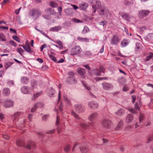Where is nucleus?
<instances>
[{
  "instance_id": "obj_1",
  "label": "nucleus",
  "mask_w": 153,
  "mask_h": 153,
  "mask_svg": "<svg viewBox=\"0 0 153 153\" xmlns=\"http://www.w3.org/2000/svg\"><path fill=\"white\" fill-rule=\"evenodd\" d=\"M29 15L32 16H36L37 18L41 15V12L39 9H33L30 11Z\"/></svg>"
},
{
  "instance_id": "obj_2",
  "label": "nucleus",
  "mask_w": 153,
  "mask_h": 153,
  "mask_svg": "<svg viewBox=\"0 0 153 153\" xmlns=\"http://www.w3.org/2000/svg\"><path fill=\"white\" fill-rule=\"evenodd\" d=\"M82 51V50L80 46L79 45H76L71 49V54L72 55H76L80 53Z\"/></svg>"
},
{
  "instance_id": "obj_3",
  "label": "nucleus",
  "mask_w": 153,
  "mask_h": 153,
  "mask_svg": "<svg viewBox=\"0 0 153 153\" xmlns=\"http://www.w3.org/2000/svg\"><path fill=\"white\" fill-rule=\"evenodd\" d=\"M120 42L119 36L117 35H114L111 39V43L112 45H116Z\"/></svg>"
},
{
  "instance_id": "obj_4",
  "label": "nucleus",
  "mask_w": 153,
  "mask_h": 153,
  "mask_svg": "<svg viewBox=\"0 0 153 153\" xmlns=\"http://www.w3.org/2000/svg\"><path fill=\"white\" fill-rule=\"evenodd\" d=\"M98 11L99 14L101 16L108 15L109 13L108 9L105 7H102L98 9Z\"/></svg>"
},
{
  "instance_id": "obj_5",
  "label": "nucleus",
  "mask_w": 153,
  "mask_h": 153,
  "mask_svg": "<svg viewBox=\"0 0 153 153\" xmlns=\"http://www.w3.org/2000/svg\"><path fill=\"white\" fill-rule=\"evenodd\" d=\"M22 93L24 94H30L33 91V88H27V86H24L21 88Z\"/></svg>"
},
{
  "instance_id": "obj_6",
  "label": "nucleus",
  "mask_w": 153,
  "mask_h": 153,
  "mask_svg": "<svg viewBox=\"0 0 153 153\" xmlns=\"http://www.w3.org/2000/svg\"><path fill=\"white\" fill-rule=\"evenodd\" d=\"M127 109L131 113L135 114H137L138 111H139L140 110V108L139 106L138 103L136 102L134 105V108H131L130 109L127 108Z\"/></svg>"
},
{
  "instance_id": "obj_7",
  "label": "nucleus",
  "mask_w": 153,
  "mask_h": 153,
  "mask_svg": "<svg viewBox=\"0 0 153 153\" xmlns=\"http://www.w3.org/2000/svg\"><path fill=\"white\" fill-rule=\"evenodd\" d=\"M102 125L105 128H110L111 126V123L110 120H104L102 122Z\"/></svg>"
},
{
  "instance_id": "obj_8",
  "label": "nucleus",
  "mask_w": 153,
  "mask_h": 153,
  "mask_svg": "<svg viewBox=\"0 0 153 153\" xmlns=\"http://www.w3.org/2000/svg\"><path fill=\"white\" fill-rule=\"evenodd\" d=\"M103 88L105 90H108L113 88L112 85L109 83L104 82L102 83Z\"/></svg>"
},
{
  "instance_id": "obj_9",
  "label": "nucleus",
  "mask_w": 153,
  "mask_h": 153,
  "mask_svg": "<svg viewBox=\"0 0 153 153\" xmlns=\"http://www.w3.org/2000/svg\"><path fill=\"white\" fill-rule=\"evenodd\" d=\"M53 41L54 42V43L57 44L58 45L54 44H53L52 45H53L56 48H59V50H62L63 48V45L62 41L59 40H56V41L53 40Z\"/></svg>"
},
{
  "instance_id": "obj_10",
  "label": "nucleus",
  "mask_w": 153,
  "mask_h": 153,
  "mask_svg": "<svg viewBox=\"0 0 153 153\" xmlns=\"http://www.w3.org/2000/svg\"><path fill=\"white\" fill-rule=\"evenodd\" d=\"M19 46L22 47L26 52L29 53L31 54L33 52V50L30 48V45L25 46L24 45H19Z\"/></svg>"
},
{
  "instance_id": "obj_11",
  "label": "nucleus",
  "mask_w": 153,
  "mask_h": 153,
  "mask_svg": "<svg viewBox=\"0 0 153 153\" xmlns=\"http://www.w3.org/2000/svg\"><path fill=\"white\" fill-rule=\"evenodd\" d=\"M88 105L89 108L94 109L97 108L99 106L98 104L94 101L89 102Z\"/></svg>"
},
{
  "instance_id": "obj_12",
  "label": "nucleus",
  "mask_w": 153,
  "mask_h": 153,
  "mask_svg": "<svg viewBox=\"0 0 153 153\" xmlns=\"http://www.w3.org/2000/svg\"><path fill=\"white\" fill-rule=\"evenodd\" d=\"M77 73L80 74L82 78H85V75L86 71L85 69L82 68H79L77 69Z\"/></svg>"
},
{
  "instance_id": "obj_13",
  "label": "nucleus",
  "mask_w": 153,
  "mask_h": 153,
  "mask_svg": "<svg viewBox=\"0 0 153 153\" xmlns=\"http://www.w3.org/2000/svg\"><path fill=\"white\" fill-rule=\"evenodd\" d=\"M74 108L75 111L79 113L83 112L84 110V108L80 105L77 104L75 105Z\"/></svg>"
},
{
  "instance_id": "obj_14",
  "label": "nucleus",
  "mask_w": 153,
  "mask_h": 153,
  "mask_svg": "<svg viewBox=\"0 0 153 153\" xmlns=\"http://www.w3.org/2000/svg\"><path fill=\"white\" fill-rule=\"evenodd\" d=\"M150 11L149 10H141L139 12V16L140 18H143L147 15L149 13Z\"/></svg>"
},
{
  "instance_id": "obj_15",
  "label": "nucleus",
  "mask_w": 153,
  "mask_h": 153,
  "mask_svg": "<svg viewBox=\"0 0 153 153\" xmlns=\"http://www.w3.org/2000/svg\"><path fill=\"white\" fill-rule=\"evenodd\" d=\"M97 116L98 114L97 113H94L89 116L88 119L90 121L93 122L96 119Z\"/></svg>"
},
{
  "instance_id": "obj_16",
  "label": "nucleus",
  "mask_w": 153,
  "mask_h": 153,
  "mask_svg": "<svg viewBox=\"0 0 153 153\" xmlns=\"http://www.w3.org/2000/svg\"><path fill=\"white\" fill-rule=\"evenodd\" d=\"M35 147V143L31 141H29L26 146V147L29 149H33Z\"/></svg>"
},
{
  "instance_id": "obj_17",
  "label": "nucleus",
  "mask_w": 153,
  "mask_h": 153,
  "mask_svg": "<svg viewBox=\"0 0 153 153\" xmlns=\"http://www.w3.org/2000/svg\"><path fill=\"white\" fill-rule=\"evenodd\" d=\"M98 70L99 72L98 73H96L95 72V75L97 76H100L101 75V73L100 72H101L103 73H105L106 70V69L104 68V66L101 65L99 67Z\"/></svg>"
},
{
  "instance_id": "obj_18",
  "label": "nucleus",
  "mask_w": 153,
  "mask_h": 153,
  "mask_svg": "<svg viewBox=\"0 0 153 153\" xmlns=\"http://www.w3.org/2000/svg\"><path fill=\"white\" fill-rule=\"evenodd\" d=\"M133 117L132 114H128L126 118V122L128 123L131 122L133 120Z\"/></svg>"
},
{
  "instance_id": "obj_19",
  "label": "nucleus",
  "mask_w": 153,
  "mask_h": 153,
  "mask_svg": "<svg viewBox=\"0 0 153 153\" xmlns=\"http://www.w3.org/2000/svg\"><path fill=\"white\" fill-rule=\"evenodd\" d=\"M67 82L68 84L71 83L75 84L76 83L77 80L74 77L72 78L68 77L67 79Z\"/></svg>"
},
{
  "instance_id": "obj_20",
  "label": "nucleus",
  "mask_w": 153,
  "mask_h": 153,
  "mask_svg": "<svg viewBox=\"0 0 153 153\" xmlns=\"http://www.w3.org/2000/svg\"><path fill=\"white\" fill-rule=\"evenodd\" d=\"M130 42L128 40L126 39H123L121 42V46L123 48L126 46Z\"/></svg>"
},
{
  "instance_id": "obj_21",
  "label": "nucleus",
  "mask_w": 153,
  "mask_h": 153,
  "mask_svg": "<svg viewBox=\"0 0 153 153\" xmlns=\"http://www.w3.org/2000/svg\"><path fill=\"white\" fill-rule=\"evenodd\" d=\"M120 15L123 19L128 21L129 20L130 18L128 14L122 13H120Z\"/></svg>"
},
{
  "instance_id": "obj_22",
  "label": "nucleus",
  "mask_w": 153,
  "mask_h": 153,
  "mask_svg": "<svg viewBox=\"0 0 153 153\" xmlns=\"http://www.w3.org/2000/svg\"><path fill=\"white\" fill-rule=\"evenodd\" d=\"M88 7V4L86 3L80 4L79 5V8L81 10H85Z\"/></svg>"
},
{
  "instance_id": "obj_23",
  "label": "nucleus",
  "mask_w": 153,
  "mask_h": 153,
  "mask_svg": "<svg viewBox=\"0 0 153 153\" xmlns=\"http://www.w3.org/2000/svg\"><path fill=\"white\" fill-rule=\"evenodd\" d=\"M80 126L83 128H85L87 127V126H89L91 128H93L94 127V124L93 123H91L89 124V125H88L84 123H81L80 124Z\"/></svg>"
},
{
  "instance_id": "obj_24",
  "label": "nucleus",
  "mask_w": 153,
  "mask_h": 153,
  "mask_svg": "<svg viewBox=\"0 0 153 153\" xmlns=\"http://www.w3.org/2000/svg\"><path fill=\"white\" fill-rule=\"evenodd\" d=\"M123 122L122 120L120 121L115 128L116 130H118L121 129L123 128Z\"/></svg>"
},
{
  "instance_id": "obj_25",
  "label": "nucleus",
  "mask_w": 153,
  "mask_h": 153,
  "mask_svg": "<svg viewBox=\"0 0 153 153\" xmlns=\"http://www.w3.org/2000/svg\"><path fill=\"white\" fill-rule=\"evenodd\" d=\"M10 89L8 88H5L3 90V94L6 96L9 95L10 94Z\"/></svg>"
},
{
  "instance_id": "obj_26",
  "label": "nucleus",
  "mask_w": 153,
  "mask_h": 153,
  "mask_svg": "<svg viewBox=\"0 0 153 153\" xmlns=\"http://www.w3.org/2000/svg\"><path fill=\"white\" fill-rule=\"evenodd\" d=\"M134 0H125V4L126 6H130L134 4Z\"/></svg>"
},
{
  "instance_id": "obj_27",
  "label": "nucleus",
  "mask_w": 153,
  "mask_h": 153,
  "mask_svg": "<svg viewBox=\"0 0 153 153\" xmlns=\"http://www.w3.org/2000/svg\"><path fill=\"white\" fill-rule=\"evenodd\" d=\"M125 113V111L124 109H120L116 112V114L117 116H120L123 115Z\"/></svg>"
},
{
  "instance_id": "obj_28",
  "label": "nucleus",
  "mask_w": 153,
  "mask_h": 153,
  "mask_svg": "<svg viewBox=\"0 0 153 153\" xmlns=\"http://www.w3.org/2000/svg\"><path fill=\"white\" fill-rule=\"evenodd\" d=\"M62 27L60 26H57L54 27H52L51 28L50 30L52 31H58L61 30Z\"/></svg>"
},
{
  "instance_id": "obj_29",
  "label": "nucleus",
  "mask_w": 153,
  "mask_h": 153,
  "mask_svg": "<svg viewBox=\"0 0 153 153\" xmlns=\"http://www.w3.org/2000/svg\"><path fill=\"white\" fill-rule=\"evenodd\" d=\"M77 40L81 42H88L89 40L86 38H82L81 37H78L77 38Z\"/></svg>"
},
{
  "instance_id": "obj_30",
  "label": "nucleus",
  "mask_w": 153,
  "mask_h": 153,
  "mask_svg": "<svg viewBox=\"0 0 153 153\" xmlns=\"http://www.w3.org/2000/svg\"><path fill=\"white\" fill-rule=\"evenodd\" d=\"M58 5V4L57 2L53 1H51L49 3V5L53 8L57 7Z\"/></svg>"
},
{
  "instance_id": "obj_31",
  "label": "nucleus",
  "mask_w": 153,
  "mask_h": 153,
  "mask_svg": "<svg viewBox=\"0 0 153 153\" xmlns=\"http://www.w3.org/2000/svg\"><path fill=\"white\" fill-rule=\"evenodd\" d=\"M21 81L22 83L25 84H27L29 82V80L27 77H22Z\"/></svg>"
},
{
  "instance_id": "obj_32",
  "label": "nucleus",
  "mask_w": 153,
  "mask_h": 153,
  "mask_svg": "<svg viewBox=\"0 0 153 153\" xmlns=\"http://www.w3.org/2000/svg\"><path fill=\"white\" fill-rule=\"evenodd\" d=\"M16 144L19 146H24V141L20 139L16 141Z\"/></svg>"
},
{
  "instance_id": "obj_33",
  "label": "nucleus",
  "mask_w": 153,
  "mask_h": 153,
  "mask_svg": "<svg viewBox=\"0 0 153 153\" xmlns=\"http://www.w3.org/2000/svg\"><path fill=\"white\" fill-rule=\"evenodd\" d=\"M152 58H153V53H150L148 56L144 59L145 62L148 61L150 60Z\"/></svg>"
},
{
  "instance_id": "obj_34",
  "label": "nucleus",
  "mask_w": 153,
  "mask_h": 153,
  "mask_svg": "<svg viewBox=\"0 0 153 153\" xmlns=\"http://www.w3.org/2000/svg\"><path fill=\"white\" fill-rule=\"evenodd\" d=\"M55 93V90L52 88H50L48 92L49 95L50 97H53L54 94Z\"/></svg>"
},
{
  "instance_id": "obj_35",
  "label": "nucleus",
  "mask_w": 153,
  "mask_h": 153,
  "mask_svg": "<svg viewBox=\"0 0 153 153\" xmlns=\"http://www.w3.org/2000/svg\"><path fill=\"white\" fill-rule=\"evenodd\" d=\"M6 40L4 35L3 33H0V41H5Z\"/></svg>"
},
{
  "instance_id": "obj_36",
  "label": "nucleus",
  "mask_w": 153,
  "mask_h": 153,
  "mask_svg": "<svg viewBox=\"0 0 153 153\" xmlns=\"http://www.w3.org/2000/svg\"><path fill=\"white\" fill-rule=\"evenodd\" d=\"M42 92H40L35 94H34L33 97L32 98V100H35L36 98L42 94Z\"/></svg>"
},
{
  "instance_id": "obj_37",
  "label": "nucleus",
  "mask_w": 153,
  "mask_h": 153,
  "mask_svg": "<svg viewBox=\"0 0 153 153\" xmlns=\"http://www.w3.org/2000/svg\"><path fill=\"white\" fill-rule=\"evenodd\" d=\"M44 105V104L43 103L39 102L36 103L34 105V107L36 108H42V107Z\"/></svg>"
},
{
  "instance_id": "obj_38",
  "label": "nucleus",
  "mask_w": 153,
  "mask_h": 153,
  "mask_svg": "<svg viewBox=\"0 0 153 153\" xmlns=\"http://www.w3.org/2000/svg\"><path fill=\"white\" fill-rule=\"evenodd\" d=\"M16 51L21 56H22L23 53L24 52V50L21 48H17Z\"/></svg>"
},
{
  "instance_id": "obj_39",
  "label": "nucleus",
  "mask_w": 153,
  "mask_h": 153,
  "mask_svg": "<svg viewBox=\"0 0 153 153\" xmlns=\"http://www.w3.org/2000/svg\"><path fill=\"white\" fill-rule=\"evenodd\" d=\"M45 11L47 12H49L50 14L51 15L53 14L54 13V10L50 8H47L45 10Z\"/></svg>"
},
{
  "instance_id": "obj_40",
  "label": "nucleus",
  "mask_w": 153,
  "mask_h": 153,
  "mask_svg": "<svg viewBox=\"0 0 153 153\" xmlns=\"http://www.w3.org/2000/svg\"><path fill=\"white\" fill-rule=\"evenodd\" d=\"M90 30L88 27H85L82 31L83 34H85L89 31Z\"/></svg>"
},
{
  "instance_id": "obj_41",
  "label": "nucleus",
  "mask_w": 153,
  "mask_h": 153,
  "mask_svg": "<svg viewBox=\"0 0 153 153\" xmlns=\"http://www.w3.org/2000/svg\"><path fill=\"white\" fill-rule=\"evenodd\" d=\"M80 150L82 152H85L88 151V147H81Z\"/></svg>"
},
{
  "instance_id": "obj_42",
  "label": "nucleus",
  "mask_w": 153,
  "mask_h": 153,
  "mask_svg": "<svg viewBox=\"0 0 153 153\" xmlns=\"http://www.w3.org/2000/svg\"><path fill=\"white\" fill-rule=\"evenodd\" d=\"M12 63L11 62H7L5 63L4 65V67L5 68V69H7L8 67H10Z\"/></svg>"
},
{
  "instance_id": "obj_43",
  "label": "nucleus",
  "mask_w": 153,
  "mask_h": 153,
  "mask_svg": "<svg viewBox=\"0 0 153 153\" xmlns=\"http://www.w3.org/2000/svg\"><path fill=\"white\" fill-rule=\"evenodd\" d=\"M12 38L13 39L16 41L20 42V40L19 37L16 36H12Z\"/></svg>"
},
{
  "instance_id": "obj_44",
  "label": "nucleus",
  "mask_w": 153,
  "mask_h": 153,
  "mask_svg": "<svg viewBox=\"0 0 153 153\" xmlns=\"http://www.w3.org/2000/svg\"><path fill=\"white\" fill-rule=\"evenodd\" d=\"M64 98L67 105H70L71 104L70 100L65 97H64Z\"/></svg>"
},
{
  "instance_id": "obj_45",
  "label": "nucleus",
  "mask_w": 153,
  "mask_h": 153,
  "mask_svg": "<svg viewBox=\"0 0 153 153\" xmlns=\"http://www.w3.org/2000/svg\"><path fill=\"white\" fill-rule=\"evenodd\" d=\"M21 114L22 113L19 112L15 113L13 116L14 119L16 120L19 116L21 115Z\"/></svg>"
},
{
  "instance_id": "obj_46",
  "label": "nucleus",
  "mask_w": 153,
  "mask_h": 153,
  "mask_svg": "<svg viewBox=\"0 0 153 153\" xmlns=\"http://www.w3.org/2000/svg\"><path fill=\"white\" fill-rule=\"evenodd\" d=\"M7 84L10 86L13 85L14 84V82L12 80H9L7 81Z\"/></svg>"
},
{
  "instance_id": "obj_47",
  "label": "nucleus",
  "mask_w": 153,
  "mask_h": 153,
  "mask_svg": "<svg viewBox=\"0 0 153 153\" xmlns=\"http://www.w3.org/2000/svg\"><path fill=\"white\" fill-rule=\"evenodd\" d=\"M49 56L50 59H51L52 60L55 62H57V59L55 57L50 54L49 55Z\"/></svg>"
},
{
  "instance_id": "obj_48",
  "label": "nucleus",
  "mask_w": 153,
  "mask_h": 153,
  "mask_svg": "<svg viewBox=\"0 0 153 153\" xmlns=\"http://www.w3.org/2000/svg\"><path fill=\"white\" fill-rule=\"evenodd\" d=\"M9 44L12 45L16 47L17 46L16 43L13 40H10L9 42Z\"/></svg>"
},
{
  "instance_id": "obj_49",
  "label": "nucleus",
  "mask_w": 153,
  "mask_h": 153,
  "mask_svg": "<svg viewBox=\"0 0 153 153\" xmlns=\"http://www.w3.org/2000/svg\"><path fill=\"white\" fill-rule=\"evenodd\" d=\"M73 21L74 22L76 23H82V21L79 20V19L76 18H74L73 19Z\"/></svg>"
},
{
  "instance_id": "obj_50",
  "label": "nucleus",
  "mask_w": 153,
  "mask_h": 153,
  "mask_svg": "<svg viewBox=\"0 0 153 153\" xmlns=\"http://www.w3.org/2000/svg\"><path fill=\"white\" fill-rule=\"evenodd\" d=\"M68 75L70 76L69 77H71V78L74 77V73L72 71L69 72L68 73Z\"/></svg>"
},
{
  "instance_id": "obj_51",
  "label": "nucleus",
  "mask_w": 153,
  "mask_h": 153,
  "mask_svg": "<svg viewBox=\"0 0 153 153\" xmlns=\"http://www.w3.org/2000/svg\"><path fill=\"white\" fill-rule=\"evenodd\" d=\"M152 140H153V135L149 136L147 139V143H149Z\"/></svg>"
},
{
  "instance_id": "obj_52",
  "label": "nucleus",
  "mask_w": 153,
  "mask_h": 153,
  "mask_svg": "<svg viewBox=\"0 0 153 153\" xmlns=\"http://www.w3.org/2000/svg\"><path fill=\"white\" fill-rule=\"evenodd\" d=\"M70 149V146L69 145H67L64 148V151L65 152H68Z\"/></svg>"
},
{
  "instance_id": "obj_53",
  "label": "nucleus",
  "mask_w": 153,
  "mask_h": 153,
  "mask_svg": "<svg viewBox=\"0 0 153 153\" xmlns=\"http://www.w3.org/2000/svg\"><path fill=\"white\" fill-rule=\"evenodd\" d=\"M71 114L76 119H79V117L77 114H76L74 111H72L71 112Z\"/></svg>"
},
{
  "instance_id": "obj_54",
  "label": "nucleus",
  "mask_w": 153,
  "mask_h": 153,
  "mask_svg": "<svg viewBox=\"0 0 153 153\" xmlns=\"http://www.w3.org/2000/svg\"><path fill=\"white\" fill-rule=\"evenodd\" d=\"M144 119V116L143 114H140L139 117V122H141Z\"/></svg>"
},
{
  "instance_id": "obj_55",
  "label": "nucleus",
  "mask_w": 153,
  "mask_h": 153,
  "mask_svg": "<svg viewBox=\"0 0 153 153\" xmlns=\"http://www.w3.org/2000/svg\"><path fill=\"white\" fill-rule=\"evenodd\" d=\"M62 85L61 84H59L58 86V88L59 89V97H58V101H59L60 98V89L61 88Z\"/></svg>"
},
{
  "instance_id": "obj_56",
  "label": "nucleus",
  "mask_w": 153,
  "mask_h": 153,
  "mask_svg": "<svg viewBox=\"0 0 153 153\" xmlns=\"http://www.w3.org/2000/svg\"><path fill=\"white\" fill-rule=\"evenodd\" d=\"M62 10V8L61 7H59L58 8V10L59 13V15L61 16V12Z\"/></svg>"
},
{
  "instance_id": "obj_57",
  "label": "nucleus",
  "mask_w": 153,
  "mask_h": 153,
  "mask_svg": "<svg viewBox=\"0 0 153 153\" xmlns=\"http://www.w3.org/2000/svg\"><path fill=\"white\" fill-rule=\"evenodd\" d=\"M60 123V118L58 116H57L56 117V125H58Z\"/></svg>"
},
{
  "instance_id": "obj_58",
  "label": "nucleus",
  "mask_w": 153,
  "mask_h": 153,
  "mask_svg": "<svg viewBox=\"0 0 153 153\" xmlns=\"http://www.w3.org/2000/svg\"><path fill=\"white\" fill-rule=\"evenodd\" d=\"M132 102L133 103H134L135 101L136 100V96L135 95H132Z\"/></svg>"
},
{
  "instance_id": "obj_59",
  "label": "nucleus",
  "mask_w": 153,
  "mask_h": 153,
  "mask_svg": "<svg viewBox=\"0 0 153 153\" xmlns=\"http://www.w3.org/2000/svg\"><path fill=\"white\" fill-rule=\"evenodd\" d=\"M107 22L106 21H103L101 22H100L99 23V24L100 25H102L103 26H104L105 24Z\"/></svg>"
},
{
  "instance_id": "obj_60",
  "label": "nucleus",
  "mask_w": 153,
  "mask_h": 153,
  "mask_svg": "<svg viewBox=\"0 0 153 153\" xmlns=\"http://www.w3.org/2000/svg\"><path fill=\"white\" fill-rule=\"evenodd\" d=\"M46 47V45L45 44H43L42 45L40 48L41 51H42L43 50V49Z\"/></svg>"
},
{
  "instance_id": "obj_61",
  "label": "nucleus",
  "mask_w": 153,
  "mask_h": 153,
  "mask_svg": "<svg viewBox=\"0 0 153 153\" xmlns=\"http://www.w3.org/2000/svg\"><path fill=\"white\" fill-rule=\"evenodd\" d=\"M22 8V7H20V8H19V9H16V10H15V14L16 15H18L19 14V12H20V10H21V9Z\"/></svg>"
},
{
  "instance_id": "obj_62",
  "label": "nucleus",
  "mask_w": 153,
  "mask_h": 153,
  "mask_svg": "<svg viewBox=\"0 0 153 153\" xmlns=\"http://www.w3.org/2000/svg\"><path fill=\"white\" fill-rule=\"evenodd\" d=\"M3 138L7 140L9 139L10 138V137L6 134H3Z\"/></svg>"
},
{
  "instance_id": "obj_63",
  "label": "nucleus",
  "mask_w": 153,
  "mask_h": 153,
  "mask_svg": "<svg viewBox=\"0 0 153 153\" xmlns=\"http://www.w3.org/2000/svg\"><path fill=\"white\" fill-rule=\"evenodd\" d=\"M123 90V91H127L128 90V88L126 85H125L124 86Z\"/></svg>"
},
{
  "instance_id": "obj_64",
  "label": "nucleus",
  "mask_w": 153,
  "mask_h": 153,
  "mask_svg": "<svg viewBox=\"0 0 153 153\" xmlns=\"http://www.w3.org/2000/svg\"><path fill=\"white\" fill-rule=\"evenodd\" d=\"M49 117V115H45L44 116L42 117V119L43 120H46L47 118H48Z\"/></svg>"
}]
</instances>
